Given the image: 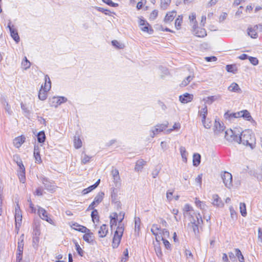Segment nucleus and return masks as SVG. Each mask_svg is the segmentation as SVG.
Wrapping results in <instances>:
<instances>
[{
    "mask_svg": "<svg viewBox=\"0 0 262 262\" xmlns=\"http://www.w3.org/2000/svg\"><path fill=\"white\" fill-rule=\"evenodd\" d=\"M238 140L237 143L243 144L244 145L250 147L253 149L255 146V138L250 130H245L241 133L238 137H236Z\"/></svg>",
    "mask_w": 262,
    "mask_h": 262,
    "instance_id": "nucleus-1",
    "label": "nucleus"
},
{
    "mask_svg": "<svg viewBox=\"0 0 262 262\" xmlns=\"http://www.w3.org/2000/svg\"><path fill=\"white\" fill-rule=\"evenodd\" d=\"M124 231V226L120 225L117 228L115 232L112 242V247L113 248H117L120 243L121 237Z\"/></svg>",
    "mask_w": 262,
    "mask_h": 262,
    "instance_id": "nucleus-2",
    "label": "nucleus"
},
{
    "mask_svg": "<svg viewBox=\"0 0 262 262\" xmlns=\"http://www.w3.org/2000/svg\"><path fill=\"white\" fill-rule=\"evenodd\" d=\"M168 123L164 124H158L154 127H152L150 130V136L151 138H154L155 136L159 134L160 133L165 130L168 127Z\"/></svg>",
    "mask_w": 262,
    "mask_h": 262,
    "instance_id": "nucleus-3",
    "label": "nucleus"
},
{
    "mask_svg": "<svg viewBox=\"0 0 262 262\" xmlns=\"http://www.w3.org/2000/svg\"><path fill=\"white\" fill-rule=\"evenodd\" d=\"M221 176L225 186L228 188H231L232 186V174L227 171L221 172Z\"/></svg>",
    "mask_w": 262,
    "mask_h": 262,
    "instance_id": "nucleus-4",
    "label": "nucleus"
},
{
    "mask_svg": "<svg viewBox=\"0 0 262 262\" xmlns=\"http://www.w3.org/2000/svg\"><path fill=\"white\" fill-rule=\"evenodd\" d=\"M124 213L123 212H121L118 215L117 213H114V216L111 217V226L112 229H113V226H116L117 221H119V225H121L123 226V225L121 224L122 221L124 217Z\"/></svg>",
    "mask_w": 262,
    "mask_h": 262,
    "instance_id": "nucleus-5",
    "label": "nucleus"
},
{
    "mask_svg": "<svg viewBox=\"0 0 262 262\" xmlns=\"http://www.w3.org/2000/svg\"><path fill=\"white\" fill-rule=\"evenodd\" d=\"M40 179L46 190L50 192H52L54 190L55 186L47 178L42 176L40 178Z\"/></svg>",
    "mask_w": 262,
    "mask_h": 262,
    "instance_id": "nucleus-6",
    "label": "nucleus"
},
{
    "mask_svg": "<svg viewBox=\"0 0 262 262\" xmlns=\"http://www.w3.org/2000/svg\"><path fill=\"white\" fill-rule=\"evenodd\" d=\"M225 128V126H224V124L221 123L219 121H217L216 119L214 122L213 128L214 134L217 136L220 135L222 133L224 134Z\"/></svg>",
    "mask_w": 262,
    "mask_h": 262,
    "instance_id": "nucleus-7",
    "label": "nucleus"
},
{
    "mask_svg": "<svg viewBox=\"0 0 262 262\" xmlns=\"http://www.w3.org/2000/svg\"><path fill=\"white\" fill-rule=\"evenodd\" d=\"M40 231L37 228L34 229L32 237V246L35 249H37L39 246Z\"/></svg>",
    "mask_w": 262,
    "mask_h": 262,
    "instance_id": "nucleus-8",
    "label": "nucleus"
},
{
    "mask_svg": "<svg viewBox=\"0 0 262 262\" xmlns=\"http://www.w3.org/2000/svg\"><path fill=\"white\" fill-rule=\"evenodd\" d=\"M38 213L39 216L42 220L46 221L51 224H53V221L48 216V213L45 209L41 207H39L38 209Z\"/></svg>",
    "mask_w": 262,
    "mask_h": 262,
    "instance_id": "nucleus-9",
    "label": "nucleus"
},
{
    "mask_svg": "<svg viewBox=\"0 0 262 262\" xmlns=\"http://www.w3.org/2000/svg\"><path fill=\"white\" fill-rule=\"evenodd\" d=\"M197 24H194L193 26V34L197 37H204L207 35L206 31L204 28H200L197 26Z\"/></svg>",
    "mask_w": 262,
    "mask_h": 262,
    "instance_id": "nucleus-10",
    "label": "nucleus"
},
{
    "mask_svg": "<svg viewBox=\"0 0 262 262\" xmlns=\"http://www.w3.org/2000/svg\"><path fill=\"white\" fill-rule=\"evenodd\" d=\"M139 25L141 26V30L145 32H148L149 34H151L154 32V30L149 28V24L145 20L140 19L139 21Z\"/></svg>",
    "mask_w": 262,
    "mask_h": 262,
    "instance_id": "nucleus-11",
    "label": "nucleus"
},
{
    "mask_svg": "<svg viewBox=\"0 0 262 262\" xmlns=\"http://www.w3.org/2000/svg\"><path fill=\"white\" fill-rule=\"evenodd\" d=\"M224 134L225 135V138L227 140L229 141H235L237 142L238 140H236V137L238 136L235 134V133L232 129H229L226 130Z\"/></svg>",
    "mask_w": 262,
    "mask_h": 262,
    "instance_id": "nucleus-12",
    "label": "nucleus"
},
{
    "mask_svg": "<svg viewBox=\"0 0 262 262\" xmlns=\"http://www.w3.org/2000/svg\"><path fill=\"white\" fill-rule=\"evenodd\" d=\"M11 21H9L8 25V28L9 29L11 36L13 38V39L16 41V42L18 43L20 40V38L18 34L17 31L14 28V26H11Z\"/></svg>",
    "mask_w": 262,
    "mask_h": 262,
    "instance_id": "nucleus-13",
    "label": "nucleus"
},
{
    "mask_svg": "<svg viewBox=\"0 0 262 262\" xmlns=\"http://www.w3.org/2000/svg\"><path fill=\"white\" fill-rule=\"evenodd\" d=\"M193 98V95L189 93H185L179 96V100L182 103H187L191 102Z\"/></svg>",
    "mask_w": 262,
    "mask_h": 262,
    "instance_id": "nucleus-14",
    "label": "nucleus"
},
{
    "mask_svg": "<svg viewBox=\"0 0 262 262\" xmlns=\"http://www.w3.org/2000/svg\"><path fill=\"white\" fill-rule=\"evenodd\" d=\"M212 204L213 206L217 207H223L224 206V204L223 202L217 194H213L212 195Z\"/></svg>",
    "mask_w": 262,
    "mask_h": 262,
    "instance_id": "nucleus-15",
    "label": "nucleus"
},
{
    "mask_svg": "<svg viewBox=\"0 0 262 262\" xmlns=\"http://www.w3.org/2000/svg\"><path fill=\"white\" fill-rule=\"evenodd\" d=\"M15 222H16V225H17V224L20 223L21 222V220H22L21 212L20 210V207H19L18 204H17L16 206L15 207Z\"/></svg>",
    "mask_w": 262,
    "mask_h": 262,
    "instance_id": "nucleus-16",
    "label": "nucleus"
},
{
    "mask_svg": "<svg viewBox=\"0 0 262 262\" xmlns=\"http://www.w3.org/2000/svg\"><path fill=\"white\" fill-rule=\"evenodd\" d=\"M25 140L26 137L23 135L17 137L15 138L13 141L14 145L16 148H19L21 145L25 142Z\"/></svg>",
    "mask_w": 262,
    "mask_h": 262,
    "instance_id": "nucleus-17",
    "label": "nucleus"
},
{
    "mask_svg": "<svg viewBox=\"0 0 262 262\" xmlns=\"http://www.w3.org/2000/svg\"><path fill=\"white\" fill-rule=\"evenodd\" d=\"M34 157L35 159L36 162L40 163L42 162L40 155V148L38 145H35L34 147Z\"/></svg>",
    "mask_w": 262,
    "mask_h": 262,
    "instance_id": "nucleus-18",
    "label": "nucleus"
},
{
    "mask_svg": "<svg viewBox=\"0 0 262 262\" xmlns=\"http://www.w3.org/2000/svg\"><path fill=\"white\" fill-rule=\"evenodd\" d=\"M84 233L83 236V239L88 243L93 244L94 242L93 233L91 232L90 229L89 232H84Z\"/></svg>",
    "mask_w": 262,
    "mask_h": 262,
    "instance_id": "nucleus-19",
    "label": "nucleus"
},
{
    "mask_svg": "<svg viewBox=\"0 0 262 262\" xmlns=\"http://www.w3.org/2000/svg\"><path fill=\"white\" fill-rule=\"evenodd\" d=\"M100 180L99 179L97 181V182L94 184L84 189L82 191V194H83V195L86 194L88 193L93 191L94 189H95L96 188H97L98 187V186L100 184Z\"/></svg>",
    "mask_w": 262,
    "mask_h": 262,
    "instance_id": "nucleus-20",
    "label": "nucleus"
},
{
    "mask_svg": "<svg viewBox=\"0 0 262 262\" xmlns=\"http://www.w3.org/2000/svg\"><path fill=\"white\" fill-rule=\"evenodd\" d=\"M72 227H73L74 229L82 233L89 232V229L88 228L85 226L80 225L77 223H74L72 226Z\"/></svg>",
    "mask_w": 262,
    "mask_h": 262,
    "instance_id": "nucleus-21",
    "label": "nucleus"
},
{
    "mask_svg": "<svg viewBox=\"0 0 262 262\" xmlns=\"http://www.w3.org/2000/svg\"><path fill=\"white\" fill-rule=\"evenodd\" d=\"M108 233V228L105 224L101 226L99 231L98 234L100 237H105Z\"/></svg>",
    "mask_w": 262,
    "mask_h": 262,
    "instance_id": "nucleus-22",
    "label": "nucleus"
},
{
    "mask_svg": "<svg viewBox=\"0 0 262 262\" xmlns=\"http://www.w3.org/2000/svg\"><path fill=\"white\" fill-rule=\"evenodd\" d=\"M104 195V193L102 191L99 192L97 195L95 197L94 200L93 201V203H95V204L97 206L99 205L103 200Z\"/></svg>",
    "mask_w": 262,
    "mask_h": 262,
    "instance_id": "nucleus-23",
    "label": "nucleus"
},
{
    "mask_svg": "<svg viewBox=\"0 0 262 262\" xmlns=\"http://www.w3.org/2000/svg\"><path fill=\"white\" fill-rule=\"evenodd\" d=\"M2 103L3 104L4 109L9 115H11L13 114V112L11 109V106L9 104L6 99H2L1 100Z\"/></svg>",
    "mask_w": 262,
    "mask_h": 262,
    "instance_id": "nucleus-24",
    "label": "nucleus"
},
{
    "mask_svg": "<svg viewBox=\"0 0 262 262\" xmlns=\"http://www.w3.org/2000/svg\"><path fill=\"white\" fill-rule=\"evenodd\" d=\"M208 114L207 106L205 105L204 107L199 111V115L202 117V122L205 121Z\"/></svg>",
    "mask_w": 262,
    "mask_h": 262,
    "instance_id": "nucleus-25",
    "label": "nucleus"
},
{
    "mask_svg": "<svg viewBox=\"0 0 262 262\" xmlns=\"http://www.w3.org/2000/svg\"><path fill=\"white\" fill-rule=\"evenodd\" d=\"M146 162L143 159H140L138 160L136 163L135 167V170L137 171H141L144 165H145Z\"/></svg>",
    "mask_w": 262,
    "mask_h": 262,
    "instance_id": "nucleus-26",
    "label": "nucleus"
},
{
    "mask_svg": "<svg viewBox=\"0 0 262 262\" xmlns=\"http://www.w3.org/2000/svg\"><path fill=\"white\" fill-rule=\"evenodd\" d=\"M176 15V12L174 11L167 13L164 18V21L168 23L172 21Z\"/></svg>",
    "mask_w": 262,
    "mask_h": 262,
    "instance_id": "nucleus-27",
    "label": "nucleus"
},
{
    "mask_svg": "<svg viewBox=\"0 0 262 262\" xmlns=\"http://www.w3.org/2000/svg\"><path fill=\"white\" fill-rule=\"evenodd\" d=\"M24 234L21 235L19 237V238H18V242L17 243V251H19V252L23 251L24 246Z\"/></svg>",
    "mask_w": 262,
    "mask_h": 262,
    "instance_id": "nucleus-28",
    "label": "nucleus"
},
{
    "mask_svg": "<svg viewBox=\"0 0 262 262\" xmlns=\"http://www.w3.org/2000/svg\"><path fill=\"white\" fill-rule=\"evenodd\" d=\"M258 28H255V26L252 28H249L248 29V34L249 36H250L253 38H256L257 37V33L256 30H258Z\"/></svg>",
    "mask_w": 262,
    "mask_h": 262,
    "instance_id": "nucleus-29",
    "label": "nucleus"
},
{
    "mask_svg": "<svg viewBox=\"0 0 262 262\" xmlns=\"http://www.w3.org/2000/svg\"><path fill=\"white\" fill-rule=\"evenodd\" d=\"M228 90L233 92L241 93V89L239 87L238 85L235 82H233L229 87Z\"/></svg>",
    "mask_w": 262,
    "mask_h": 262,
    "instance_id": "nucleus-30",
    "label": "nucleus"
},
{
    "mask_svg": "<svg viewBox=\"0 0 262 262\" xmlns=\"http://www.w3.org/2000/svg\"><path fill=\"white\" fill-rule=\"evenodd\" d=\"M201 157L199 154L195 153L193 156V165L196 167L199 166L201 163Z\"/></svg>",
    "mask_w": 262,
    "mask_h": 262,
    "instance_id": "nucleus-31",
    "label": "nucleus"
},
{
    "mask_svg": "<svg viewBox=\"0 0 262 262\" xmlns=\"http://www.w3.org/2000/svg\"><path fill=\"white\" fill-rule=\"evenodd\" d=\"M244 119L247 121H251V122L255 123V121L253 119L250 113L246 110H243V113L242 114Z\"/></svg>",
    "mask_w": 262,
    "mask_h": 262,
    "instance_id": "nucleus-32",
    "label": "nucleus"
},
{
    "mask_svg": "<svg viewBox=\"0 0 262 262\" xmlns=\"http://www.w3.org/2000/svg\"><path fill=\"white\" fill-rule=\"evenodd\" d=\"M150 230L152 234L156 236V239L158 241L157 236L158 232L161 230L160 227L157 224H153Z\"/></svg>",
    "mask_w": 262,
    "mask_h": 262,
    "instance_id": "nucleus-33",
    "label": "nucleus"
},
{
    "mask_svg": "<svg viewBox=\"0 0 262 262\" xmlns=\"http://www.w3.org/2000/svg\"><path fill=\"white\" fill-rule=\"evenodd\" d=\"M180 151L181 153V155L182 156L183 161L185 163L187 162V156L188 155V153L186 151L185 148L183 146H181L180 147Z\"/></svg>",
    "mask_w": 262,
    "mask_h": 262,
    "instance_id": "nucleus-34",
    "label": "nucleus"
},
{
    "mask_svg": "<svg viewBox=\"0 0 262 262\" xmlns=\"http://www.w3.org/2000/svg\"><path fill=\"white\" fill-rule=\"evenodd\" d=\"M112 174L113 176L114 181L117 185V183L119 182L120 180L119 171L117 169L113 170L112 171Z\"/></svg>",
    "mask_w": 262,
    "mask_h": 262,
    "instance_id": "nucleus-35",
    "label": "nucleus"
},
{
    "mask_svg": "<svg viewBox=\"0 0 262 262\" xmlns=\"http://www.w3.org/2000/svg\"><path fill=\"white\" fill-rule=\"evenodd\" d=\"M45 83L44 85V89L45 91H49L51 88V82L50 77L48 75L45 76Z\"/></svg>",
    "mask_w": 262,
    "mask_h": 262,
    "instance_id": "nucleus-36",
    "label": "nucleus"
},
{
    "mask_svg": "<svg viewBox=\"0 0 262 262\" xmlns=\"http://www.w3.org/2000/svg\"><path fill=\"white\" fill-rule=\"evenodd\" d=\"M118 191L115 188H111V200L112 202L114 203L117 202Z\"/></svg>",
    "mask_w": 262,
    "mask_h": 262,
    "instance_id": "nucleus-37",
    "label": "nucleus"
},
{
    "mask_svg": "<svg viewBox=\"0 0 262 262\" xmlns=\"http://www.w3.org/2000/svg\"><path fill=\"white\" fill-rule=\"evenodd\" d=\"M194 76L193 75L187 76L183 81L181 82V86H186L193 79Z\"/></svg>",
    "mask_w": 262,
    "mask_h": 262,
    "instance_id": "nucleus-38",
    "label": "nucleus"
},
{
    "mask_svg": "<svg viewBox=\"0 0 262 262\" xmlns=\"http://www.w3.org/2000/svg\"><path fill=\"white\" fill-rule=\"evenodd\" d=\"M37 138L39 143H43L45 141L46 138L44 131L39 132L37 135Z\"/></svg>",
    "mask_w": 262,
    "mask_h": 262,
    "instance_id": "nucleus-39",
    "label": "nucleus"
},
{
    "mask_svg": "<svg viewBox=\"0 0 262 262\" xmlns=\"http://www.w3.org/2000/svg\"><path fill=\"white\" fill-rule=\"evenodd\" d=\"M4 199L3 188L0 186V216L2 215L3 212V204Z\"/></svg>",
    "mask_w": 262,
    "mask_h": 262,
    "instance_id": "nucleus-40",
    "label": "nucleus"
},
{
    "mask_svg": "<svg viewBox=\"0 0 262 262\" xmlns=\"http://www.w3.org/2000/svg\"><path fill=\"white\" fill-rule=\"evenodd\" d=\"M53 99L56 101L57 105H60L67 101V98L63 96L53 97Z\"/></svg>",
    "mask_w": 262,
    "mask_h": 262,
    "instance_id": "nucleus-41",
    "label": "nucleus"
},
{
    "mask_svg": "<svg viewBox=\"0 0 262 262\" xmlns=\"http://www.w3.org/2000/svg\"><path fill=\"white\" fill-rule=\"evenodd\" d=\"M41 89H43V92H42L41 90H40L38 93V98L41 100H44L47 98V92L48 91H45V89L43 86H41Z\"/></svg>",
    "mask_w": 262,
    "mask_h": 262,
    "instance_id": "nucleus-42",
    "label": "nucleus"
},
{
    "mask_svg": "<svg viewBox=\"0 0 262 262\" xmlns=\"http://www.w3.org/2000/svg\"><path fill=\"white\" fill-rule=\"evenodd\" d=\"M184 211V215L185 216H187L188 214V212L190 211H193V208L191 206H190L188 204H186L185 205L183 209Z\"/></svg>",
    "mask_w": 262,
    "mask_h": 262,
    "instance_id": "nucleus-43",
    "label": "nucleus"
},
{
    "mask_svg": "<svg viewBox=\"0 0 262 262\" xmlns=\"http://www.w3.org/2000/svg\"><path fill=\"white\" fill-rule=\"evenodd\" d=\"M235 255L238 257V260L239 262H245L244 261V257L243 255L241 250L238 249H235Z\"/></svg>",
    "mask_w": 262,
    "mask_h": 262,
    "instance_id": "nucleus-44",
    "label": "nucleus"
},
{
    "mask_svg": "<svg viewBox=\"0 0 262 262\" xmlns=\"http://www.w3.org/2000/svg\"><path fill=\"white\" fill-rule=\"evenodd\" d=\"M240 212L242 216H246L247 215L246 204L244 203H241L239 205Z\"/></svg>",
    "mask_w": 262,
    "mask_h": 262,
    "instance_id": "nucleus-45",
    "label": "nucleus"
},
{
    "mask_svg": "<svg viewBox=\"0 0 262 262\" xmlns=\"http://www.w3.org/2000/svg\"><path fill=\"white\" fill-rule=\"evenodd\" d=\"M21 65L25 70H27L31 66V62L27 59L26 57H25L24 59L21 62Z\"/></svg>",
    "mask_w": 262,
    "mask_h": 262,
    "instance_id": "nucleus-46",
    "label": "nucleus"
},
{
    "mask_svg": "<svg viewBox=\"0 0 262 262\" xmlns=\"http://www.w3.org/2000/svg\"><path fill=\"white\" fill-rule=\"evenodd\" d=\"M185 256L189 262H194L193 255L190 250H185Z\"/></svg>",
    "mask_w": 262,
    "mask_h": 262,
    "instance_id": "nucleus-47",
    "label": "nucleus"
},
{
    "mask_svg": "<svg viewBox=\"0 0 262 262\" xmlns=\"http://www.w3.org/2000/svg\"><path fill=\"white\" fill-rule=\"evenodd\" d=\"M183 21V17L182 16H179L175 20V27L179 30L181 28V24Z\"/></svg>",
    "mask_w": 262,
    "mask_h": 262,
    "instance_id": "nucleus-48",
    "label": "nucleus"
},
{
    "mask_svg": "<svg viewBox=\"0 0 262 262\" xmlns=\"http://www.w3.org/2000/svg\"><path fill=\"white\" fill-rule=\"evenodd\" d=\"M91 217L93 222H95V221H99V215L97 210H94L92 211L91 213Z\"/></svg>",
    "mask_w": 262,
    "mask_h": 262,
    "instance_id": "nucleus-49",
    "label": "nucleus"
},
{
    "mask_svg": "<svg viewBox=\"0 0 262 262\" xmlns=\"http://www.w3.org/2000/svg\"><path fill=\"white\" fill-rule=\"evenodd\" d=\"M18 176L20 182L24 183L26 181L25 171H18Z\"/></svg>",
    "mask_w": 262,
    "mask_h": 262,
    "instance_id": "nucleus-50",
    "label": "nucleus"
},
{
    "mask_svg": "<svg viewBox=\"0 0 262 262\" xmlns=\"http://www.w3.org/2000/svg\"><path fill=\"white\" fill-rule=\"evenodd\" d=\"M226 69L227 71V72L233 73H235V72L237 71L235 66L232 64L227 65L226 67Z\"/></svg>",
    "mask_w": 262,
    "mask_h": 262,
    "instance_id": "nucleus-51",
    "label": "nucleus"
},
{
    "mask_svg": "<svg viewBox=\"0 0 262 262\" xmlns=\"http://www.w3.org/2000/svg\"><path fill=\"white\" fill-rule=\"evenodd\" d=\"M181 127V124L179 123H175L172 126V128L166 130V134H169L174 130H178Z\"/></svg>",
    "mask_w": 262,
    "mask_h": 262,
    "instance_id": "nucleus-52",
    "label": "nucleus"
},
{
    "mask_svg": "<svg viewBox=\"0 0 262 262\" xmlns=\"http://www.w3.org/2000/svg\"><path fill=\"white\" fill-rule=\"evenodd\" d=\"M74 143V146L77 149H78L82 146V142L79 138H76L75 137Z\"/></svg>",
    "mask_w": 262,
    "mask_h": 262,
    "instance_id": "nucleus-53",
    "label": "nucleus"
},
{
    "mask_svg": "<svg viewBox=\"0 0 262 262\" xmlns=\"http://www.w3.org/2000/svg\"><path fill=\"white\" fill-rule=\"evenodd\" d=\"M112 44L113 46L115 47L116 48L119 49H123L124 47L123 44L120 43L116 40H114L112 41Z\"/></svg>",
    "mask_w": 262,
    "mask_h": 262,
    "instance_id": "nucleus-54",
    "label": "nucleus"
},
{
    "mask_svg": "<svg viewBox=\"0 0 262 262\" xmlns=\"http://www.w3.org/2000/svg\"><path fill=\"white\" fill-rule=\"evenodd\" d=\"M191 223L192 224V228L193 229V231L195 234L196 233L199 232V224H196V221L194 219H193V221H191Z\"/></svg>",
    "mask_w": 262,
    "mask_h": 262,
    "instance_id": "nucleus-55",
    "label": "nucleus"
},
{
    "mask_svg": "<svg viewBox=\"0 0 262 262\" xmlns=\"http://www.w3.org/2000/svg\"><path fill=\"white\" fill-rule=\"evenodd\" d=\"M195 203L196 204V206L198 207H200L201 209L204 210L205 207V204L198 200L197 198H195Z\"/></svg>",
    "mask_w": 262,
    "mask_h": 262,
    "instance_id": "nucleus-56",
    "label": "nucleus"
},
{
    "mask_svg": "<svg viewBox=\"0 0 262 262\" xmlns=\"http://www.w3.org/2000/svg\"><path fill=\"white\" fill-rule=\"evenodd\" d=\"M171 0H161V7L162 9L165 10L167 6L170 3Z\"/></svg>",
    "mask_w": 262,
    "mask_h": 262,
    "instance_id": "nucleus-57",
    "label": "nucleus"
},
{
    "mask_svg": "<svg viewBox=\"0 0 262 262\" xmlns=\"http://www.w3.org/2000/svg\"><path fill=\"white\" fill-rule=\"evenodd\" d=\"M219 96H212L207 98V99L205 100L206 103L208 104H211L213 101L217 100Z\"/></svg>",
    "mask_w": 262,
    "mask_h": 262,
    "instance_id": "nucleus-58",
    "label": "nucleus"
},
{
    "mask_svg": "<svg viewBox=\"0 0 262 262\" xmlns=\"http://www.w3.org/2000/svg\"><path fill=\"white\" fill-rule=\"evenodd\" d=\"M224 117L226 119H231L232 118H236V113H230L229 112H227L224 115Z\"/></svg>",
    "mask_w": 262,
    "mask_h": 262,
    "instance_id": "nucleus-59",
    "label": "nucleus"
},
{
    "mask_svg": "<svg viewBox=\"0 0 262 262\" xmlns=\"http://www.w3.org/2000/svg\"><path fill=\"white\" fill-rule=\"evenodd\" d=\"M74 243L75 245L76 250L77 253H78V254L79 255H80L81 256H82L83 254V250L81 249V248L80 247V246L79 245V244H78V243L77 242H76V241L74 242Z\"/></svg>",
    "mask_w": 262,
    "mask_h": 262,
    "instance_id": "nucleus-60",
    "label": "nucleus"
},
{
    "mask_svg": "<svg viewBox=\"0 0 262 262\" xmlns=\"http://www.w3.org/2000/svg\"><path fill=\"white\" fill-rule=\"evenodd\" d=\"M95 9L97 11L104 13L105 15H111V14H110L111 12L108 9H104L103 8L98 7H96Z\"/></svg>",
    "mask_w": 262,
    "mask_h": 262,
    "instance_id": "nucleus-61",
    "label": "nucleus"
},
{
    "mask_svg": "<svg viewBox=\"0 0 262 262\" xmlns=\"http://www.w3.org/2000/svg\"><path fill=\"white\" fill-rule=\"evenodd\" d=\"M248 59L253 66H256L258 64L259 61L256 57L249 56Z\"/></svg>",
    "mask_w": 262,
    "mask_h": 262,
    "instance_id": "nucleus-62",
    "label": "nucleus"
},
{
    "mask_svg": "<svg viewBox=\"0 0 262 262\" xmlns=\"http://www.w3.org/2000/svg\"><path fill=\"white\" fill-rule=\"evenodd\" d=\"M102 1L107 4V5L113 7H116L118 6V4L117 3H115L113 2L111 0H102Z\"/></svg>",
    "mask_w": 262,
    "mask_h": 262,
    "instance_id": "nucleus-63",
    "label": "nucleus"
},
{
    "mask_svg": "<svg viewBox=\"0 0 262 262\" xmlns=\"http://www.w3.org/2000/svg\"><path fill=\"white\" fill-rule=\"evenodd\" d=\"M230 212V215L231 218L234 220V219L237 218V213L236 211L234 210L232 206L230 207L229 208Z\"/></svg>",
    "mask_w": 262,
    "mask_h": 262,
    "instance_id": "nucleus-64",
    "label": "nucleus"
}]
</instances>
